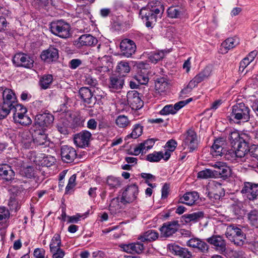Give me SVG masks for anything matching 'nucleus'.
<instances>
[{"instance_id": "nucleus-21", "label": "nucleus", "mask_w": 258, "mask_h": 258, "mask_svg": "<svg viewBox=\"0 0 258 258\" xmlns=\"http://www.w3.org/2000/svg\"><path fill=\"white\" fill-rule=\"evenodd\" d=\"M124 80L122 77L119 76H112L109 78L108 84L110 91L115 92L122 89Z\"/></svg>"}, {"instance_id": "nucleus-41", "label": "nucleus", "mask_w": 258, "mask_h": 258, "mask_svg": "<svg viewBox=\"0 0 258 258\" xmlns=\"http://www.w3.org/2000/svg\"><path fill=\"white\" fill-rule=\"evenodd\" d=\"M115 123L119 127L124 128L128 125L130 121L127 116L121 115L116 118Z\"/></svg>"}, {"instance_id": "nucleus-39", "label": "nucleus", "mask_w": 258, "mask_h": 258, "mask_svg": "<svg viewBox=\"0 0 258 258\" xmlns=\"http://www.w3.org/2000/svg\"><path fill=\"white\" fill-rule=\"evenodd\" d=\"M163 157V153L162 152L155 151L148 154L146 156V160L150 162H157Z\"/></svg>"}, {"instance_id": "nucleus-8", "label": "nucleus", "mask_w": 258, "mask_h": 258, "mask_svg": "<svg viewBox=\"0 0 258 258\" xmlns=\"http://www.w3.org/2000/svg\"><path fill=\"white\" fill-rule=\"evenodd\" d=\"M80 97L86 107L92 108L96 104V98L92 91L88 87H82L79 91Z\"/></svg>"}, {"instance_id": "nucleus-9", "label": "nucleus", "mask_w": 258, "mask_h": 258, "mask_svg": "<svg viewBox=\"0 0 258 258\" xmlns=\"http://www.w3.org/2000/svg\"><path fill=\"white\" fill-rule=\"evenodd\" d=\"M13 62L17 67L30 69L33 66L34 60L26 54L18 53L13 57Z\"/></svg>"}, {"instance_id": "nucleus-43", "label": "nucleus", "mask_w": 258, "mask_h": 258, "mask_svg": "<svg viewBox=\"0 0 258 258\" xmlns=\"http://www.w3.org/2000/svg\"><path fill=\"white\" fill-rule=\"evenodd\" d=\"M236 227H228L227 229L225 235L230 240L237 245L240 243L239 241H235Z\"/></svg>"}, {"instance_id": "nucleus-14", "label": "nucleus", "mask_w": 258, "mask_h": 258, "mask_svg": "<svg viewBox=\"0 0 258 258\" xmlns=\"http://www.w3.org/2000/svg\"><path fill=\"white\" fill-rule=\"evenodd\" d=\"M168 248L171 253L180 258H192L191 252L186 248L172 244H169Z\"/></svg>"}, {"instance_id": "nucleus-18", "label": "nucleus", "mask_w": 258, "mask_h": 258, "mask_svg": "<svg viewBox=\"0 0 258 258\" xmlns=\"http://www.w3.org/2000/svg\"><path fill=\"white\" fill-rule=\"evenodd\" d=\"M155 140L153 139H149L143 143L139 144L134 149V155H138L140 153H146L147 151L151 149L155 144Z\"/></svg>"}, {"instance_id": "nucleus-7", "label": "nucleus", "mask_w": 258, "mask_h": 258, "mask_svg": "<svg viewBox=\"0 0 258 258\" xmlns=\"http://www.w3.org/2000/svg\"><path fill=\"white\" fill-rule=\"evenodd\" d=\"M182 146L185 149L187 147V151L192 152L198 147L197 136L196 132L189 130L184 135Z\"/></svg>"}, {"instance_id": "nucleus-24", "label": "nucleus", "mask_w": 258, "mask_h": 258, "mask_svg": "<svg viewBox=\"0 0 258 258\" xmlns=\"http://www.w3.org/2000/svg\"><path fill=\"white\" fill-rule=\"evenodd\" d=\"M0 176L6 180L9 181L14 178L15 172L8 164H0Z\"/></svg>"}, {"instance_id": "nucleus-53", "label": "nucleus", "mask_w": 258, "mask_h": 258, "mask_svg": "<svg viewBox=\"0 0 258 258\" xmlns=\"http://www.w3.org/2000/svg\"><path fill=\"white\" fill-rule=\"evenodd\" d=\"M76 175L73 174L72 175L69 179L68 183L66 187V192H69L71 189H72L76 185Z\"/></svg>"}, {"instance_id": "nucleus-49", "label": "nucleus", "mask_w": 258, "mask_h": 258, "mask_svg": "<svg viewBox=\"0 0 258 258\" xmlns=\"http://www.w3.org/2000/svg\"><path fill=\"white\" fill-rule=\"evenodd\" d=\"M248 219L252 226H258V212L255 210L252 211L248 214Z\"/></svg>"}, {"instance_id": "nucleus-17", "label": "nucleus", "mask_w": 258, "mask_h": 258, "mask_svg": "<svg viewBox=\"0 0 258 258\" xmlns=\"http://www.w3.org/2000/svg\"><path fill=\"white\" fill-rule=\"evenodd\" d=\"M207 241L215 246L216 249L219 253L223 254L226 253V243L225 240L220 236H213L207 239Z\"/></svg>"}, {"instance_id": "nucleus-15", "label": "nucleus", "mask_w": 258, "mask_h": 258, "mask_svg": "<svg viewBox=\"0 0 258 258\" xmlns=\"http://www.w3.org/2000/svg\"><path fill=\"white\" fill-rule=\"evenodd\" d=\"M60 155L62 161L68 163L74 162L77 157V153L75 149L67 145L61 147Z\"/></svg>"}, {"instance_id": "nucleus-28", "label": "nucleus", "mask_w": 258, "mask_h": 258, "mask_svg": "<svg viewBox=\"0 0 258 258\" xmlns=\"http://www.w3.org/2000/svg\"><path fill=\"white\" fill-rule=\"evenodd\" d=\"M167 16L171 19H178L183 14L182 10L180 7L175 6L170 7L167 10Z\"/></svg>"}, {"instance_id": "nucleus-19", "label": "nucleus", "mask_w": 258, "mask_h": 258, "mask_svg": "<svg viewBox=\"0 0 258 258\" xmlns=\"http://www.w3.org/2000/svg\"><path fill=\"white\" fill-rule=\"evenodd\" d=\"M3 102L5 105H7L14 108L17 103V98L14 92L10 89L6 88L3 92Z\"/></svg>"}, {"instance_id": "nucleus-10", "label": "nucleus", "mask_w": 258, "mask_h": 258, "mask_svg": "<svg viewBox=\"0 0 258 258\" xmlns=\"http://www.w3.org/2000/svg\"><path fill=\"white\" fill-rule=\"evenodd\" d=\"M127 103L133 110H138L143 106V102L139 96V93L135 90L130 91L127 95Z\"/></svg>"}, {"instance_id": "nucleus-1", "label": "nucleus", "mask_w": 258, "mask_h": 258, "mask_svg": "<svg viewBox=\"0 0 258 258\" xmlns=\"http://www.w3.org/2000/svg\"><path fill=\"white\" fill-rule=\"evenodd\" d=\"M164 10V6L160 1L152 0L146 7L141 8L139 15L147 27H152L157 19L162 18Z\"/></svg>"}, {"instance_id": "nucleus-29", "label": "nucleus", "mask_w": 258, "mask_h": 258, "mask_svg": "<svg viewBox=\"0 0 258 258\" xmlns=\"http://www.w3.org/2000/svg\"><path fill=\"white\" fill-rule=\"evenodd\" d=\"M203 217L204 213L201 211L190 214L184 215L182 217V219L186 223H188L190 222H193L194 223L196 222L199 221L201 219L203 218Z\"/></svg>"}, {"instance_id": "nucleus-33", "label": "nucleus", "mask_w": 258, "mask_h": 258, "mask_svg": "<svg viewBox=\"0 0 258 258\" xmlns=\"http://www.w3.org/2000/svg\"><path fill=\"white\" fill-rule=\"evenodd\" d=\"M215 177H220L223 179L227 178L230 175V169L229 167L222 165L217 170H214Z\"/></svg>"}, {"instance_id": "nucleus-44", "label": "nucleus", "mask_w": 258, "mask_h": 258, "mask_svg": "<svg viewBox=\"0 0 258 258\" xmlns=\"http://www.w3.org/2000/svg\"><path fill=\"white\" fill-rule=\"evenodd\" d=\"M214 170L206 169L198 172V177L202 179H207L215 177Z\"/></svg>"}, {"instance_id": "nucleus-54", "label": "nucleus", "mask_w": 258, "mask_h": 258, "mask_svg": "<svg viewBox=\"0 0 258 258\" xmlns=\"http://www.w3.org/2000/svg\"><path fill=\"white\" fill-rule=\"evenodd\" d=\"M250 155L257 160L256 167L258 169V146L253 145L249 147L248 150Z\"/></svg>"}, {"instance_id": "nucleus-62", "label": "nucleus", "mask_w": 258, "mask_h": 258, "mask_svg": "<svg viewBox=\"0 0 258 258\" xmlns=\"http://www.w3.org/2000/svg\"><path fill=\"white\" fill-rule=\"evenodd\" d=\"M35 258H45V251L42 248H36L33 252Z\"/></svg>"}, {"instance_id": "nucleus-34", "label": "nucleus", "mask_w": 258, "mask_h": 258, "mask_svg": "<svg viewBox=\"0 0 258 258\" xmlns=\"http://www.w3.org/2000/svg\"><path fill=\"white\" fill-rule=\"evenodd\" d=\"M130 67L127 62L125 61H120L117 67L116 71L120 75L119 76L124 77L130 72Z\"/></svg>"}, {"instance_id": "nucleus-63", "label": "nucleus", "mask_w": 258, "mask_h": 258, "mask_svg": "<svg viewBox=\"0 0 258 258\" xmlns=\"http://www.w3.org/2000/svg\"><path fill=\"white\" fill-rule=\"evenodd\" d=\"M195 87V85H194L192 83H191L190 81L187 86H186V87L184 88L183 89L181 90V93L182 95H187L191 92L192 89Z\"/></svg>"}, {"instance_id": "nucleus-48", "label": "nucleus", "mask_w": 258, "mask_h": 258, "mask_svg": "<svg viewBox=\"0 0 258 258\" xmlns=\"http://www.w3.org/2000/svg\"><path fill=\"white\" fill-rule=\"evenodd\" d=\"M19 200L20 199L17 194H16L15 197L11 196L9 202V206L11 207V209L17 210L20 208L19 204Z\"/></svg>"}, {"instance_id": "nucleus-23", "label": "nucleus", "mask_w": 258, "mask_h": 258, "mask_svg": "<svg viewBox=\"0 0 258 258\" xmlns=\"http://www.w3.org/2000/svg\"><path fill=\"white\" fill-rule=\"evenodd\" d=\"M123 250L130 253H141L144 249V246L143 243L140 242L132 243L127 244H122L120 245Z\"/></svg>"}, {"instance_id": "nucleus-47", "label": "nucleus", "mask_w": 258, "mask_h": 258, "mask_svg": "<svg viewBox=\"0 0 258 258\" xmlns=\"http://www.w3.org/2000/svg\"><path fill=\"white\" fill-rule=\"evenodd\" d=\"M21 174L26 178H31L34 176V170L31 166H27L23 168L20 171Z\"/></svg>"}, {"instance_id": "nucleus-58", "label": "nucleus", "mask_w": 258, "mask_h": 258, "mask_svg": "<svg viewBox=\"0 0 258 258\" xmlns=\"http://www.w3.org/2000/svg\"><path fill=\"white\" fill-rule=\"evenodd\" d=\"M177 145V142L175 140L171 139L166 143L165 148L167 150L170 151V152H173L175 150Z\"/></svg>"}, {"instance_id": "nucleus-25", "label": "nucleus", "mask_w": 258, "mask_h": 258, "mask_svg": "<svg viewBox=\"0 0 258 258\" xmlns=\"http://www.w3.org/2000/svg\"><path fill=\"white\" fill-rule=\"evenodd\" d=\"M211 68L207 67L202 72L197 75L190 82L196 87L199 83L208 79L211 75Z\"/></svg>"}, {"instance_id": "nucleus-45", "label": "nucleus", "mask_w": 258, "mask_h": 258, "mask_svg": "<svg viewBox=\"0 0 258 258\" xmlns=\"http://www.w3.org/2000/svg\"><path fill=\"white\" fill-rule=\"evenodd\" d=\"M143 127L139 124H136L132 133L126 136L127 138L137 139L142 135Z\"/></svg>"}, {"instance_id": "nucleus-60", "label": "nucleus", "mask_w": 258, "mask_h": 258, "mask_svg": "<svg viewBox=\"0 0 258 258\" xmlns=\"http://www.w3.org/2000/svg\"><path fill=\"white\" fill-rule=\"evenodd\" d=\"M41 87L43 89L48 88V75H44L42 77L39 81Z\"/></svg>"}, {"instance_id": "nucleus-40", "label": "nucleus", "mask_w": 258, "mask_h": 258, "mask_svg": "<svg viewBox=\"0 0 258 258\" xmlns=\"http://www.w3.org/2000/svg\"><path fill=\"white\" fill-rule=\"evenodd\" d=\"M161 236L167 237L172 235L175 232L177 231V229L175 227H161L159 229Z\"/></svg>"}, {"instance_id": "nucleus-61", "label": "nucleus", "mask_w": 258, "mask_h": 258, "mask_svg": "<svg viewBox=\"0 0 258 258\" xmlns=\"http://www.w3.org/2000/svg\"><path fill=\"white\" fill-rule=\"evenodd\" d=\"M54 251H50L52 253V258H63L64 251L60 248H57Z\"/></svg>"}, {"instance_id": "nucleus-64", "label": "nucleus", "mask_w": 258, "mask_h": 258, "mask_svg": "<svg viewBox=\"0 0 258 258\" xmlns=\"http://www.w3.org/2000/svg\"><path fill=\"white\" fill-rule=\"evenodd\" d=\"M44 130H43V133H40L36 138V140L39 142V145H43L47 139V135L44 133Z\"/></svg>"}, {"instance_id": "nucleus-42", "label": "nucleus", "mask_w": 258, "mask_h": 258, "mask_svg": "<svg viewBox=\"0 0 258 258\" xmlns=\"http://www.w3.org/2000/svg\"><path fill=\"white\" fill-rule=\"evenodd\" d=\"M106 183L110 188H116L120 185L119 179L112 176H110L107 177Z\"/></svg>"}, {"instance_id": "nucleus-50", "label": "nucleus", "mask_w": 258, "mask_h": 258, "mask_svg": "<svg viewBox=\"0 0 258 258\" xmlns=\"http://www.w3.org/2000/svg\"><path fill=\"white\" fill-rule=\"evenodd\" d=\"M83 81L86 85L92 87H95L98 84L97 80L88 74L85 75Z\"/></svg>"}, {"instance_id": "nucleus-30", "label": "nucleus", "mask_w": 258, "mask_h": 258, "mask_svg": "<svg viewBox=\"0 0 258 258\" xmlns=\"http://www.w3.org/2000/svg\"><path fill=\"white\" fill-rule=\"evenodd\" d=\"M155 89L158 93L165 92L168 89V83L164 78L157 79L155 82Z\"/></svg>"}, {"instance_id": "nucleus-38", "label": "nucleus", "mask_w": 258, "mask_h": 258, "mask_svg": "<svg viewBox=\"0 0 258 258\" xmlns=\"http://www.w3.org/2000/svg\"><path fill=\"white\" fill-rule=\"evenodd\" d=\"M120 199L118 197L113 198L109 205V210L112 214H115L117 213V211L121 208V206L119 204Z\"/></svg>"}, {"instance_id": "nucleus-12", "label": "nucleus", "mask_w": 258, "mask_h": 258, "mask_svg": "<svg viewBox=\"0 0 258 258\" xmlns=\"http://www.w3.org/2000/svg\"><path fill=\"white\" fill-rule=\"evenodd\" d=\"M91 137L90 132L84 130L74 136V142L77 146L84 148L89 145Z\"/></svg>"}, {"instance_id": "nucleus-22", "label": "nucleus", "mask_w": 258, "mask_h": 258, "mask_svg": "<svg viewBox=\"0 0 258 258\" xmlns=\"http://www.w3.org/2000/svg\"><path fill=\"white\" fill-rule=\"evenodd\" d=\"M199 198V195L197 191L187 192L180 198L179 202L188 206H192L198 200Z\"/></svg>"}, {"instance_id": "nucleus-31", "label": "nucleus", "mask_w": 258, "mask_h": 258, "mask_svg": "<svg viewBox=\"0 0 258 258\" xmlns=\"http://www.w3.org/2000/svg\"><path fill=\"white\" fill-rule=\"evenodd\" d=\"M158 237V233L156 231L150 230L144 233L143 235H141L139 239L141 241H152L157 239Z\"/></svg>"}, {"instance_id": "nucleus-51", "label": "nucleus", "mask_w": 258, "mask_h": 258, "mask_svg": "<svg viewBox=\"0 0 258 258\" xmlns=\"http://www.w3.org/2000/svg\"><path fill=\"white\" fill-rule=\"evenodd\" d=\"M58 58V51L57 49L51 45L49 46V61H56Z\"/></svg>"}, {"instance_id": "nucleus-13", "label": "nucleus", "mask_w": 258, "mask_h": 258, "mask_svg": "<svg viewBox=\"0 0 258 258\" xmlns=\"http://www.w3.org/2000/svg\"><path fill=\"white\" fill-rule=\"evenodd\" d=\"M241 192L249 200L253 201L258 197V183L245 182Z\"/></svg>"}, {"instance_id": "nucleus-2", "label": "nucleus", "mask_w": 258, "mask_h": 258, "mask_svg": "<svg viewBox=\"0 0 258 258\" xmlns=\"http://www.w3.org/2000/svg\"><path fill=\"white\" fill-rule=\"evenodd\" d=\"M225 141L223 138L215 140L211 148V153L214 157L222 156L225 155V158L228 160L233 162L235 160L240 161L236 154V151L233 149L227 150L225 148Z\"/></svg>"}, {"instance_id": "nucleus-4", "label": "nucleus", "mask_w": 258, "mask_h": 258, "mask_svg": "<svg viewBox=\"0 0 258 258\" xmlns=\"http://www.w3.org/2000/svg\"><path fill=\"white\" fill-rule=\"evenodd\" d=\"M250 108L244 103H237L232 107L230 119L237 123L246 122L250 119Z\"/></svg>"}, {"instance_id": "nucleus-36", "label": "nucleus", "mask_w": 258, "mask_h": 258, "mask_svg": "<svg viewBox=\"0 0 258 258\" xmlns=\"http://www.w3.org/2000/svg\"><path fill=\"white\" fill-rule=\"evenodd\" d=\"M61 245L60 236L58 234H55L49 244L50 251H54L57 248H60Z\"/></svg>"}, {"instance_id": "nucleus-11", "label": "nucleus", "mask_w": 258, "mask_h": 258, "mask_svg": "<svg viewBox=\"0 0 258 258\" xmlns=\"http://www.w3.org/2000/svg\"><path fill=\"white\" fill-rule=\"evenodd\" d=\"M97 40L90 34H83L73 42L74 45L78 49L84 46H91L95 45Z\"/></svg>"}, {"instance_id": "nucleus-5", "label": "nucleus", "mask_w": 258, "mask_h": 258, "mask_svg": "<svg viewBox=\"0 0 258 258\" xmlns=\"http://www.w3.org/2000/svg\"><path fill=\"white\" fill-rule=\"evenodd\" d=\"M49 30L52 34L62 38H68L70 35V25L62 21L51 22Z\"/></svg>"}, {"instance_id": "nucleus-55", "label": "nucleus", "mask_w": 258, "mask_h": 258, "mask_svg": "<svg viewBox=\"0 0 258 258\" xmlns=\"http://www.w3.org/2000/svg\"><path fill=\"white\" fill-rule=\"evenodd\" d=\"M22 141L25 143H29L32 140V135L30 131L25 130L21 133Z\"/></svg>"}, {"instance_id": "nucleus-46", "label": "nucleus", "mask_w": 258, "mask_h": 258, "mask_svg": "<svg viewBox=\"0 0 258 258\" xmlns=\"http://www.w3.org/2000/svg\"><path fill=\"white\" fill-rule=\"evenodd\" d=\"M14 108L2 103L0 104V120L6 118Z\"/></svg>"}, {"instance_id": "nucleus-27", "label": "nucleus", "mask_w": 258, "mask_h": 258, "mask_svg": "<svg viewBox=\"0 0 258 258\" xmlns=\"http://www.w3.org/2000/svg\"><path fill=\"white\" fill-rule=\"evenodd\" d=\"M35 121L36 124L46 130L48 123V113L46 112L39 113L36 116Z\"/></svg>"}, {"instance_id": "nucleus-26", "label": "nucleus", "mask_w": 258, "mask_h": 258, "mask_svg": "<svg viewBox=\"0 0 258 258\" xmlns=\"http://www.w3.org/2000/svg\"><path fill=\"white\" fill-rule=\"evenodd\" d=\"M89 215V212H87L83 214L77 213L75 215L72 216H67L66 213H62L61 216L64 221H67L69 223H78L85 219Z\"/></svg>"}, {"instance_id": "nucleus-32", "label": "nucleus", "mask_w": 258, "mask_h": 258, "mask_svg": "<svg viewBox=\"0 0 258 258\" xmlns=\"http://www.w3.org/2000/svg\"><path fill=\"white\" fill-rule=\"evenodd\" d=\"M180 109L178 103H175L174 105H167L165 106L160 111L161 115H168L169 114H174L178 110Z\"/></svg>"}, {"instance_id": "nucleus-52", "label": "nucleus", "mask_w": 258, "mask_h": 258, "mask_svg": "<svg viewBox=\"0 0 258 258\" xmlns=\"http://www.w3.org/2000/svg\"><path fill=\"white\" fill-rule=\"evenodd\" d=\"M230 258H247V255L242 250H230L229 252Z\"/></svg>"}, {"instance_id": "nucleus-6", "label": "nucleus", "mask_w": 258, "mask_h": 258, "mask_svg": "<svg viewBox=\"0 0 258 258\" xmlns=\"http://www.w3.org/2000/svg\"><path fill=\"white\" fill-rule=\"evenodd\" d=\"M138 193V187L136 184L128 185L122 192L120 202L123 205L132 203L136 200Z\"/></svg>"}, {"instance_id": "nucleus-3", "label": "nucleus", "mask_w": 258, "mask_h": 258, "mask_svg": "<svg viewBox=\"0 0 258 258\" xmlns=\"http://www.w3.org/2000/svg\"><path fill=\"white\" fill-rule=\"evenodd\" d=\"M244 135H240L238 132H232L229 136V140L232 148L236 151L238 158L240 161H245L244 157L249 149L248 143L244 138Z\"/></svg>"}, {"instance_id": "nucleus-57", "label": "nucleus", "mask_w": 258, "mask_h": 258, "mask_svg": "<svg viewBox=\"0 0 258 258\" xmlns=\"http://www.w3.org/2000/svg\"><path fill=\"white\" fill-rule=\"evenodd\" d=\"M235 235V241H239L240 243L245 239V235L238 227H236Z\"/></svg>"}, {"instance_id": "nucleus-20", "label": "nucleus", "mask_w": 258, "mask_h": 258, "mask_svg": "<svg viewBox=\"0 0 258 258\" xmlns=\"http://www.w3.org/2000/svg\"><path fill=\"white\" fill-rule=\"evenodd\" d=\"M186 244L188 246L197 248L200 252L206 253L209 249L208 245L204 241L198 238H191L187 241Z\"/></svg>"}, {"instance_id": "nucleus-37", "label": "nucleus", "mask_w": 258, "mask_h": 258, "mask_svg": "<svg viewBox=\"0 0 258 258\" xmlns=\"http://www.w3.org/2000/svg\"><path fill=\"white\" fill-rule=\"evenodd\" d=\"M238 44L237 38H228L222 43V46L226 50H228L235 47Z\"/></svg>"}, {"instance_id": "nucleus-56", "label": "nucleus", "mask_w": 258, "mask_h": 258, "mask_svg": "<svg viewBox=\"0 0 258 258\" xmlns=\"http://www.w3.org/2000/svg\"><path fill=\"white\" fill-rule=\"evenodd\" d=\"M135 80L140 85H145L148 83L149 78L146 75L138 74L135 77Z\"/></svg>"}, {"instance_id": "nucleus-35", "label": "nucleus", "mask_w": 258, "mask_h": 258, "mask_svg": "<svg viewBox=\"0 0 258 258\" xmlns=\"http://www.w3.org/2000/svg\"><path fill=\"white\" fill-rule=\"evenodd\" d=\"M165 56V52L163 50L156 51L150 52L148 54L149 60L153 63H156L162 60Z\"/></svg>"}, {"instance_id": "nucleus-16", "label": "nucleus", "mask_w": 258, "mask_h": 258, "mask_svg": "<svg viewBox=\"0 0 258 258\" xmlns=\"http://www.w3.org/2000/svg\"><path fill=\"white\" fill-rule=\"evenodd\" d=\"M120 48L123 55L129 57L135 52L136 45L133 40L125 39L120 42Z\"/></svg>"}, {"instance_id": "nucleus-59", "label": "nucleus", "mask_w": 258, "mask_h": 258, "mask_svg": "<svg viewBox=\"0 0 258 258\" xmlns=\"http://www.w3.org/2000/svg\"><path fill=\"white\" fill-rule=\"evenodd\" d=\"M82 61L80 59H73L69 62V67L70 69L75 70L79 67L82 64Z\"/></svg>"}]
</instances>
